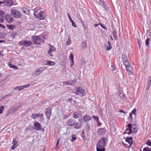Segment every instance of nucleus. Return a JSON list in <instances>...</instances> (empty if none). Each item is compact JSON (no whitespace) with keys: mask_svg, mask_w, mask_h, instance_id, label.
I'll return each mask as SVG.
<instances>
[{"mask_svg":"<svg viewBox=\"0 0 151 151\" xmlns=\"http://www.w3.org/2000/svg\"><path fill=\"white\" fill-rule=\"evenodd\" d=\"M18 89V88L17 87H17H15L14 88V90H15V89Z\"/></svg>","mask_w":151,"mask_h":151,"instance_id":"obj_64","label":"nucleus"},{"mask_svg":"<svg viewBox=\"0 0 151 151\" xmlns=\"http://www.w3.org/2000/svg\"><path fill=\"white\" fill-rule=\"evenodd\" d=\"M9 66L11 68H13L15 70H18V68L17 66L12 65V63L10 62L8 63Z\"/></svg>","mask_w":151,"mask_h":151,"instance_id":"obj_29","label":"nucleus"},{"mask_svg":"<svg viewBox=\"0 0 151 151\" xmlns=\"http://www.w3.org/2000/svg\"><path fill=\"white\" fill-rule=\"evenodd\" d=\"M6 26L9 29L12 30H13L16 27L15 26L14 24L7 25Z\"/></svg>","mask_w":151,"mask_h":151,"instance_id":"obj_31","label":"nucleus"},{"mask_svg":"<svg viewBox=\"0 0 151 151\" xmlns=\"http://www.w3.org/2000/svg\"><path fill=\"white\" fill-rule=\"evenodd\" d=\"M83 121L85 122H88L91 119V117L90 116L87 114H85L83 117Z\"/></svg>","mask_w":151,"mask_h":151,"instance_id":"obj_19","label":"nucleus"},{"mask_svg":"<svg viewBox=\"0 0 151 151\" xmlns=\"http://www.w3.org/2000/svg\"><path fill=\"white\" fill-rule=\"evenodd\" d=\"M4 42V41L2 40H0V43H1V42Z\"/></svg>","mask_w":151,"mask_h":151,"instance_id":"obj_62","label":"nucleus"},{"mask_svg":"<svg viewBox=\"0 0 151 151\" xmlns=\"http://www.w3.org/2000/svg\"><path fill=\"white\" fill-rule=\"evenodd\" d=\"M151 76H150L149 78V80L148 81L147 84L151 85Z\"/></svg>","mask_w":151,"mask_h":151,"instance_id":"obj_42","label":"nucleus"},{"mask_svg":"<svg viewBox=\"0 0 151 151\" xmlns=\"http://www.w3.org/2000/svg\"><path fill=\"white\" fill-rule=\"evenodd\" d=\"M113 34L114 37V40H117V35L116 31L115 30H113Z\"/></svg>","mask_w":151,"mask_h":151,"instance_id":"obj_32","label":"nucleus"},{"mask_svg":"<svg viewBox=\"0 0 151 151\" xmlns=\"http://www.w3.org/2000/svg\"><path fill=\"white\" fill-rule=\"evenodd\" d=\"M70 21L72 23H73L74 22L73 21L72 19H71V18L70 19H69Z\"/></svg>","mask_w":151,"mask_h":151,"instance_id":"obj_57","label":"nucleus"},{"mask_svg":"<svg viewBox=\"0 0 151 151\" xmlns=\"http://www.w3.org/2000/svg\"><path fill=\"white\" fill-rule=\"evenodd\" d=\"M122 61L124 64L125 67L130 66V64L128 60L127 55L125 54H123L122 57Z\"/></svg>","mask_w":151,"mask_h":151,"instance_id":"obj_7","label":"nucleus"},{"mask_svg":"<svg viewBox=\"0 0 151 151\" xmlns=\"http://www.w3.org/2000/svg\"><path fill=\"white\" fill-rule=\"evenodd\" d=\"M132 139L133 138L132 137H127L126 139V142H128L129 144L130 147H131L133 143Z\"/></svg>","mask_w":151,"mask_h":151,"instance_id":"obj_22","label":"nucleus"},{"mask_svg":"<svg viewBox=\"0 0 151 151\" xmlns=\"http://www.w3.org/2000/svg\"><path fill=\"white\" fill-rule=\"evenodd\" d=\"M0 1H1V3H2V4H5L6 1V0H0Z\"/></svg>","mask_w":151,"mask_h":151,"instance_id":"obj_48","label":"nucleus"},{"mask_svg":"<svg viewBox=\"0 0 151 151\" xmlns=\"http://www.w3.org/2000/svg\"><path fill=\"white\" fill-rule=\"evenodd\" d=\"M0 27H3L4 28L5 27L2 24H0Z\"/></svg>","mask_w":151,"mask_h":151,"instance_id":"obj_59","label":"nucleus"},{"mask_svg":"<svg viewBox=\"0 0 151 151\" xmlns=\"http://www.w3.org/2000/svg\"><path fill=\"white\" fill-rule=\"evenodd\" d=\"M11 14L15 18H19L21 16V14L20 12L15 9H12L11 10Z\"/></svg>","mask_w":151,"mask_h":151,"instance_id":"obj_6","label":"nucleus"},{"mask_svg":"<svg viewBox=\"0 0 151 151\" xmlns=\"http://www.w3.org/2000/svg\"><path fill=\"white\" fill-rule=\"evenodd\" d=\"M68 116L66 115H64V119H65L68 117Z\"/></svg>","mask_w":151,"mask_h":151,"instance_id":"obj_52","label":"nucleus"},{"mask_svg":"<svg viewBox=\"0 0 151 151\" xmlns=\"http://www.w3.org/2000/svg\"><path fill=\"white\" fill-rule=\"evenodd\" d=\"M108 140L106 137H103L98 141L96 145V151H105L104 148L107 143Z\"/></svg>","mask_w":151,"mask_h":151,"instance_id":"obj_1","label":"nucleus"},{"mask_svg":"<svg viewBox=\"0 0 151 151\" xmlns=\"http://www.w3.org/2000/svg\"><path fill=\"white\" fill-rule=\"evenodd\" d=\"M129 119L130 120V121H132L133 120V118L132 117V114H130L129 116Z\"/></svg>","mask_w":151,"mask_h":151,"instance_id":"obj_43","label":"nucleus"},{"mask_svg":"<svg viewBox=\"0 0 151 151\" xmlns=\"http://www.w3.org/2000/svg\"><path fill=\"white\" fill-rule=\"evenodd\" d=\"M106 131L105 128H101L98 129L97 130V132L99 134H102L105 133Z\"/></svg>","mask_w":151,"mask_h":151,"instance_id":"obj_23","label":"nucleus"},{"mask_svg":"<svg viewBox=\"0 0 151 151\" xmlns=\"http://www.w3.org/2000/svg\"><path fill=\"white\" fill-rule=\"evenodd\" d=\"M22 11L25 14H29L30 13V12L29 10L26 8H23Z\"/></svg>","mask_w":151,"mask_h":151,"instance_id":"obj_33","label":"nucleus"},{"mask_svg":"<svg viewBox=\"0 0 151 151\" xmlns=\"http://www.w3.org/2000/svg\"><path fill=\"white\" fill-rule=\"evenodd\" d=\"M117 95L119 98L123 99H126V96L124 93L122 91H119L117 92Z\"/></svg>","mask_w":151,"mask_h":151,"instance_id":"obj_12","label":"nucleus"},{"mask_svg":"<svg viewBox=\"0 0 151 151\" xmlns=\"http://www.w3.org/2000/svg\"><path fill=\"white\" fill-rule=\"evenodd\" d=\"M70 21L72 23H73L74 22L73 21L72 19H71V18L70 19H69Z\"/></svg>","mask_w":151,"mask_h":151,"instance_id":"obj_56","label":"nucleus"},{"mask_svg":"<svg viewBox=\"0 0 151 151\" xmlns=\"http://www.w3.org/2000/svg\"><path fill=\"white\" fill-rule=\"evenodd\" d=\"M108 43L109 44V46H107V47H106V50H109L111 49V45H110V42L109 41H108Z\"/></svg>","mask_w":151,"mask_h":151,"instance_id":"obj_35","label":"nucleus"},{"mask_svg":"<svg viewBox=\"0 0 151 151\" xmlns=\"http://www.w3.org/2000/svg\"><path fill=\"white\" fill-rule=\"evenodd\" d=\"M146 144L149 146H151V142L150 140H148L147 141Z\"/></svg>","mask_w":151,"mask_h":151,"instance_id":"obj_41","label":"nucleus"},{"mask_svg":"<svg viewBox=\"0 0 151 151\" xmlns=\"http://www.w3.org/2000/svg\"><path fill=\"white\" fill-rule=\"evenodd\" d=\"M74 93L76 95H79L82 97L85 95L86 92L81 87H77L75 89Z\"/></svg>","mask_w":151,"mask_h":151,"instance_id":"obj_4","label":"nucleus"},{"mask_svg":"<svg viewBox=\"0 0 151 151\" xmlns=\"http://www.w3.org/2000/svg\"><path fill=\"white\" fill-rule=\"evenodd\" d=\"M76 83V81H69L68 82L65 81L64 83L67 85H72Z\"/></svg>","mask_w":151,"mask_h":151,"instance_id":"obj_30","label":"nucleus"},{"mask_svg":"<svg viewBox=\"0 0 151 151\" xmlns=\"http://www.w3.org/2000/svg\"><path fill=\"white\" fill-rule=\"evenodd\" d=\"M78 121L81 122H83V119L81 118H80L78 119Z\"/></svg>","mask_w":151,"mask_h":151,"instance_id":"obj_51","label":"nucleus"},{"mask_svg":"<svg viewBox=\"0 0 151 151\" xmlns=\"http://www.w3.org/2000/svg\"><path fill=\"white\" fill-rule=\"evenodd\" d=\"M150 87V85L147 84V87L146 88V89L147 90H148L149 89Z\"/></svg>","mask_w":151,"mask_h":151,"instance_id":"obj_46","label":"nucleus"},{"mask_svg":"<svg viewBox=\"0 0 151 151\" xmlns=\"http://www.w3.org/2000/svg\"><path fill=\"white\" fill-rule=\"evenodd\" d=\"M126 68L128 74L129 75H130L132 74V68L131 67L130 65V66H128L126 67Z\"/></svg>","mask_w":151,"mask_h":151,"instance_id":"obj_26","label":"nucleus"},{"mask_svg":"<svg viewBox=\"0 0 151 151\" xmlns=\"http://www.w3.org/2000/svg\"><path fill=\"white\" fill-rule=\"evenodd\" d=\"M13 1L12 0H6L5 3L7 6H11L13 4Z\"/></svg>","mask_w":151,"mask_h":151,"instance_id":"obj_28","label":"nucleus"},{"mask_svg":"<svg viewBox=\"0 0 151 151\" xmlns=\"http://www.w3.org/2000/svg\"><path fill=\"white\" fill-rule=\"evenodd\" d=\"M49 50L47 51V54L51 56H53V54L52 52L56 51V49L54 46L51 45L50 44H49Z\"/></svg>","mask_w":151,"mask_h":151,"instance_id":"obj_8","label":"nucleus"},{"mask_svg":"<svg viewBox=\"0 0 151 151\" xmlns=\"http://www.w3.org/2000/svg\"><path fill=\"white\" fill-rule=\"evenodd\" d=\"M29 86L30 84H28L25 85L18 86H17V87L18 88V90L19 91H21L23 90L24 88H27Z\"/></svg>","mask_w":151,"mask_h":151,"instance_id":"obj_25","label":"nucleus"},{"mask_svg":"<svg viewBox=\"0 0 151 151\" xmlns=\"http://www.w3.org/2000/svg\"><path fill=\"white\" fill-rule=\"evenodd\" d=\"M45 65H55V63L49 60H46L44 62Z\"/></svg>","mask_w":151,"mask_h":151,"instance_id":"obj_20","label":"nucleus"},{"mask_svg":"<svg viewBox=\"0 0 151 151\" xmlns=\"http://www.w3.org/2000/svg\"><path fill=\"white\" fill-rule=\"evenodd\" d=\"M74 128L76 129H79L81 128L82 126V124L80 122H77L74 124Z\"/></svg>","mask_w":151,"mask_h":151,"instance_id":"obj_27","label":"nucleus"},{"mask_svg":"<svg viewBox=\"0 0 151 151\" xmlns=\"http://www.w3.org/2000/svg\"><path fill=\"white\" fill-rule=\"evenodd\" d=\"M19 44L24 46L28 47L32 44V43L29 41L22 40L19 42Z\"/></svg>","mask_w":151,"mask_h":151,"instance_id":"obj_9","label":"nucleus"},{"mask_svg":"<svg viewBox=\"0 0 151 151\" xmlns=\"http://www.w3.org/2000/svg\"><path fill=\"white\" fill-rule=\"evenodd\" d=\"M127 127L128 128L126 129V133L130 134L132 132V125L129 124L128 125Z\"/></svg>","mask_w":151,"mask_h":151,"instance_id":"obj_18","label":"nucleus"},{"mask_svg":"<svg viewBox=\"0 0 151 151\" xmlns=\"http://www.w3.org/2000/svg\"><path fill=\"white\" fill-rule=\"evenodd\" d=\"M72 116L73 118L77 119L82 116V114L80 112L76 111L73 114Z\"/></svg>","mask_w":151,"mask_h":151,"instance_id":"obj_16","label":"nucleus"},{"mask_svg":"<svg viewBox=\"0 0 151 151\" xmlns=\"http://www.w3.org/2000/svg\"><path fill=\"white\" fill-rule=\"evenodd\" d=\"M137 111V110L135 109L134 108L131 112V113H130V114H132L136 115V112Z\"/></svg>","mask_w":151,"mask_h":151,"instance_id":"obj_40","label":"nucleus"},{"mask_svg":"<svg viewBox=\"0 0 151 151\" xmlns=\"http://www.w3.org/2000/svg\"><path fill=\"white\" fill-rule=\"evenodd\" d=\"M93 118L96 121L97 123L99 122V120L98 117V116H93Z\"/></svg>","mask_w":151,"mask_h":151,"instance_id":"obj_38","label":"nucleus"},{"mask_svg":"<svg viewBox=\"0 0 151 151\" xmlns=\"http://www.w3.org/2000/svg\"><path fill=\"white\" fill-rule=\"evenodd\" d=\"M67 15H68V17L69 18V19H70L71 18L70 14H69V13H67Z\"/></svg>","mask_w":151,"mask_h":151,"instance_id":"obj_55","label":"nucleus"},{"mask_svg":"<svg viewBox=\"0 0 151 151\" xmlns=\"http://www.w3.org/2000/svg\"><path fill=\"white\" fill-rule=\"evenodd\" d=\"M150 40V38H147L145 41V44L147 46H148L149 43V41Z\"/></svg>","mask_w":151,"mask_h":151,"instance_id":"obj_36","label":"nucleus"},{"mask_svg":"<svg viewBox=\"0 0 151 151\" xmlns=\"http://www.w3.org/2000/svg\"><path fill=\"white\" fill-rule=\"evenodd\" d=\"M101 26L104 29H106L107 28L106 26H104V24H100Z\"/></svg>","mask_w":151,"mask_h":151,"instance_id":"obj_44","label":"nucleus"},{"mask_svg":"<svg viewBox=\"0 0 151 151\" xmlns=\"http://www.w3.org/2000/svg\"><path fill=\"white\" fill-rule=\"evenodd\" d=\"M34 126L35 127V129L36 130H44V129L41 127L40 124L37 122H34Z\"/></svg>","mask_w":151,"mask_h":151,"instance_id":"obj_11","label":"nucleus"},{"mask_svg":"<svg viewBox=\"0 0 151 151\" xmlns=\"http://www.w3.org/2000/svg\"><path fill=\"white\" fill-rule=\"evenodd\" d=\"M32 41L35 44L39 45L41 43H43L44 40L38 36H35L32 37Z\"/></svg>","mask_w":151,"mask_h":151,"instance_id":"obj_3","label":"nucleus"},{"mask_svg":"<svg viewBox=\"0 0 151 151\" xmlns=\"http://www.w3.org/2000/svg\"><path fill=\"white\" fill-rule=\"evenodd\" d=\"M45 67H40L37 69L33 73L32 75L35 76L41 73L42 72L46 69Z\"/></svg>","mask_w":151,"mask_h":151,"instance_id":"obj_5","label":"nucleus"},{"mask_svg":"<svg viewBox=\"0 0 151 151\" xmlns=\"http://www.w3.org/2000/svg\"><path fill=\"white\" fill-rule=\"evenodd\" d=\"M72 139H70V141L71 142H73L74 141L77 139L76 136L74 134H72Z\"/></svg>","mask_w":151,"mask_h":151,"instance_id":"obj_34","label":"nucleus"},{"mask_svg":"<svg viewBox=\"0 0 151 151\" xmlns=\"http://www.w3.org/2000/svg\"><path fill=\"white\" fill-rule=\"evenodd\" d=\"M42 38H43V39H47V37L45 36H42Z\"/></svg>","mask_w":151,"mask_h":151,"instance_id":"obj_58","label":"nucleus"},{"mask_svg":"<svg viewBox=\"0 0 151 151\" xmlns=\"http://www.w3.org/2000/svg\"><path fill=\"white\" fill-rule=\"evenodd\" d=\"M72 100V98H69L68 99L67 101H68L70 102H71Z\"/></svg>","mask_w":151,"mask_h":151,"instance_id":"obj_50","label":"nucleus"},{"mask_svg":"<svg viewBox=\"0 0 151 151\" xmlns=\"http://www.w3.org/2000/svg\"><path fill=\"white\" fill-rule=\"evenodd\" d=\"M5 21L9 23H12L14 20L12 16L9 14H6L4 16Z\"/></svg>","mask_w":151,"mask_h":151,"instance_id":"obj_10","label":"nucleus"},{"mask_svg":"<svg viewBox=\"0 0 151 151\" xmlns=\"http://www.w3.org/2000/svg\"><path fill=\"white\" fill-rule=\"evenodd\" d=\"M5 14V12L4 11L0 10V23L4 22Z\"/></svg>","mask_w":151,"mask_h":151,"instance_id":"obj_17","label":"nucleus"},{"mask_svg":"<svg viewBox=\"0 0 151 151\" xmlns=\"http://www.w3.org/2000/svg\"><path fill=\"white\" fill-rule=\"evenodd\" d=\"M94 26L95 27H97L98 25V24H94Z\"/></svg>","mask_w":151,"mask_h":151,"instance_id":"obj_61","label":"nucleus"},{"mask_svg":"<svg viewBox=\"0 0 151 151\" xmlns=\"http://www.w3.org/2000/svg\"><path fill=\"white\" fill-rule=\"evenodd\" d=\"M151 150L148 147H145L143 149V151H151Z\"/></svg>","mask_w":151,"mask_h":151,"instance_id":"obj_39","label":"nucleus"},{"mask_svg":"<svg viewBox=\"0 0 151 151\" xmlns=\"http://www.w3.org/2000/svg\"><path fill=\"white\" fill-rule=\"evenodd\" d=\"M12 143L13 145L11 148V150H15L18 146V142L17 141L16 138H14L13 139Z\"/></svg>","mask_w":151,"mask_h":151,"instance_id":"obj_15","label":"nucleus"},{"mask_svg":"<svg viewBox=\"0 0 151 151\" xmlns=\"http://www.w3.org/2000/svg\"><path fill=\"white\" fill-rule=\"evenodd\" d=\"M36 10V9H35L34 13V15L35 18L40 20H44L46 17V14L44 12L41 11L37 13Z\"/></svg>","mask_w":151,"mask_h":151,"instance_id":"obj_2","label":"nucleus"},{"mask_svg":"<svg viewBox=\"0 0 151 151\" xmlns=\"http://www.w3.org/2000/svg\"><path fill=\"white\" fill-rule=\"evenodd\" d=\"M70 40H68L66 42V45H70Z\"/></svg>","mask_w":151,"mask_h":151,"instance_id":"obj_45","label":"nucleus"},{"mask_svg":"<svg viewBox=\"0 0 151 151\" xmlns=\"http://www.w3.org/2000/svg\"><path fill=\"white\" fill-rule=\"evenodd\" d=\"M119 111L120 113H125V112L124 111L122 110V109L120 110Z\"/></svg>","mask_w":151,"mask_h":151,"instance_id":"obj_54","label":"nucleus"},{"mask_svg":"<svg viewBox=\"0 0 151 151\" xmlns=\"http://www.w3.org/2000/svg\"><path fill=\"white\" fill-rule=\"evenodd\" d=\"M76 121L72 118L69 119L66 122V124L67 126H72L74 125L76 123Z\"/></svg>","mask_w":151,"mask_h":151,"instance_id":"obj_13","label":"nucleus"},{"mask_svg":"<svg viewBox=\"0 0 151 151\" xmlns=\"http://www.w3.org/2000/svg\"><path fill=\"white\" fill-rule=\"evenodd\" d=\"M52 109L49 108L45 110V112L46 115L47 116V118L48 119H50V116L51 114V111Z\"/></svg>","mask_w":151,"mask_h":151,"instance_id":"obj_14","label":"nucleus"},{"mask_svg":"<svg viewBox=\"0 0 151 151\" xmlns=\"http://www.w3.org/2000/svg\"><path fill=\"white\" fill-rule=\"evenodd\" d=\"M69 59L71 60L70 67H71L73 66L74 64V61L73 60L74 57L72 54H70Z\"/></svg>","mask_w":151,"mask_h":151,"instance_id":"obj_24","label":"nucleus"},{"mask_svg":"<svg viewBox=\"0 0 151 151\" xmlns=\"http://www.w3.org/2000/svg\"><path fill=\"white\" fill-rule=\"evenodd\" d=\"M98 125H99V126H100L101 124H100L99 123V122L98 123Z\"/></svg>","mask_w":151,"mask_h":151,"instance_id":"obj_63","label":"nucleus"},{"mask_svg":"<svg viewBox=\"0 0 151 151\" xmlns=\"http://www.w3.org/2000/svg\"><path fill=\"white\" fill-rule=\"evenodd\" d=\"M100 1L104 5H105V2L104 0H100Z\"/></svg>","mask_w":151,"mask_h":151,"instance_id":"obj_49","label":"nucleus"},{"mask_svg":"<svg viewBox=\"0 0 151 151\" xmlns=\"http://www.w3.org/2000/svg\"><path fill=\"white\" fill-rule=\"evenodd\" d=\"M43 116V114L41 113L33 114L31 116V117L33 119H35L39 117H42Z\"/></svg>","mask_w":151,"mask_h":151,"instance_id":"obj_21","label":"nucleus"},{"mask_svg":"<svg viewBox=\"0 0 151 151\" xmlns=\"http://www.w3.org/2000/svg\"><path fill=\"white\" fill-rule=\"evenodd\" d=\"M72 26L73 27H76L77 26H76V24L74 22L73 23H72Z\"/></svg>","mask_w":151,"mask_h":151,"instance_id":"obj_47","label":"nucleus"},{"mask_svg":"<svg viewBox=\"0 0 151 151\" xmlns=\"http://www.w3.org/2000/svg\"><path fill=\"white\" fill-rule=\"evenodd\" d=\"M99 111V112H100V113L101 114H101H103V112H102V109H100Z\"/></svg>","mask_w":151,"mask_h":151,"instance_id":"obj_53","label":"nucleus"},{"mask_svg":"<svg viewBox=\"0 0 151 151\" xmlns=\"http://www.w3.org/2000/svg\"><path fill=\"white\" fill-rule=\"evenodd\" d=\"M60 140L59 139H58V140H57V143L56 144V146H57V145L59 143V140Z\"/></svg>","mask_w":151,"mask_h":151,"instance_id":"obj_60","label":"nucleus"},{"mask_svg":"<svg viewBox=\"0 0 151 151\" xmlns=\"http://www.w3.org/2000/svg\"><path fill=\"white\" fill-rule=\"evenodd\" d=\"M4 109V107L3 106H0V114H2Z\"/></svg>","mask_w":151,"mask_h":151,"instance_id":"obj_37","label":"nucleus"}]
</instances>
